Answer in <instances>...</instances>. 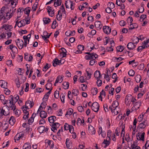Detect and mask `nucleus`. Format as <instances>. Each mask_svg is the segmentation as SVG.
Returning <instances> with one entry per match:
<instances>
[{
    "label": "nucleus",
    "mask_w": 149,
    "mask_h": 149,
    "mask_svg": "<svg viewBox=\"0 0 149 149\" xmlns=\"http://www.w3.org/2000/svg\"><path fill=\"white\" fill-rule=\"evenodd\" d=\"M135 73V72L134 70H130L128 72V74L130 76L133 77Z\"/></svg>",
    "instance_id": "de8ad7c7"
},
{
    "label": "nucleus",
    "mask_w": 149,
    "mask_h": 149,
    "mask_svg": "<svg viewBox=\"0 0 149 149\" xmlns=\"http://www.w3.org/2000/svg\"><path fill=\"white\" fill-rule=\"evenodd\" d=\"M111 29L109 26H104L103 27V31L107 34H109L111 31Z\"/></svg>",
    "instance_id": "9d476101"
},
{
    "label": "nucleus",
    "mask_w": 149,
    "mask_h": 149,
    "mask_svg": "<svg viewBox=\"0 0 149 149\" xmlns=\"http://www.w3.org/2000/svg\"><path fill=\"white\" fill-rule=\"evenodd\" d=\"M86 54H88V55H86L85 56V59L87 60L92 59V53L90 52H86Z\"/></svg>",
    "instance_id": "a878e982"
},
{
    "label": "nucleus",
    "mask_w": 149,
    "mask_h": 149,
    "mask_svg": "<svg viewBox=\"0 0 149 149\" xmlns=\"http://www.w3.org/2000/svg\"><path fill=\"white\" fill-rule=\"evenodd\" d=\"M10 31H8L5 30V32H6V34L7 35V37L6 38L8 39L10 38L12 35V33L10 32Z\"/></svg>",
    "instance_id": "a19ab883"
},
{
    "label": "nucleus",
    "mask_w": 149,
    "mask_h": 149,
    "mask_svg": "<svg viewBox=\"0 0 149 149\" xmlns=\"http://www.w3.org/2000/svg\"><path fill=\"white\" fill-rule=\"evenodd\" d=\"M24 59L28 61H31L33 59V57L32 56H28V53L25 54Z\"/></svg>",
    "instance_id": "2eb2a0df"
},
{
    "label": "nucleus",
    "mask_w": 149,
    "mask_h": 149,
    "mask_svg": "<svg viewBox=\"0 0 149 149\" xmlns=\"http://www.w3.org/2000/svg\"><path fill=\"white\" fill-rule=\"evenodd\" d=\"M135 27H137L136 24L135 23H132L130 25V26L129 27V29L132 30L135 29Z\"/></svg>",
    "instance_id": "c9c22d12"
},
{
    "label": "nucleus",
    "mask_w": 149,
    "mask_h": 149,
    "mask_svg": "<svg viewBox=\"0 0 149 149\" xmlns=\"http://www.w3.org/2000/svg\"><path fill=\"white\" fill-rule=\"evenodd\" d=\"M124 49V47L121 45L120 46L117 47V51L118 52H122Z\"/></svg>",
    "instance_id": "c03bdc74"
},
{
    "label": "nucleus",
    "mask_w": 149,
    "mask_h": 149,
    "mask_svg": "<svg viewBox=\"0 0 149 149\" xmlns=\"http://www.w3.org/2000/svg\"><path fill=\"white\" fill-rule=\"evenodd\" d=\"M146 18V15H141L140 17V19L139 20L141 22L143 21L144 19Z\"/></svg>",
    "instance_id": "5fc2aeb1"
},
{
    "label": "nucleus",
    "mask_w": 149,
    "mask_h": 149,
    "mask_svg": "<svg viewBox=\"0 0 149 149\" xmlns=\"http://www.w3.org/2000/svg\"><path fill=\"white\" fill-rule=\"evenodd\" d=\"M94 76L97 79L100 77V73L99 71L97 70L94 73Z\"/></svg>",
    "instance_id": "412c9836"
},
{
    "label": "nucleus",
    "mask_w": 149,
    "mask_h": 149,
    "mask_svg": "<svg viewBox=\"0 0 149 149\" xmlns=\"http://www.w3.org/2000/svg\"><path fill=\"white\" fill-rule=\"evenodd\" d=\"M4 107H3L2 108V109H0V116H2L4 115L6 116L8 115L10 113V112L8 108L5 109H4Z\"/></svg>",
    "instance_id": "f03ea898"
},
{
    "label": "nucleus",
    "mask_w": 149,
    "mask_h": 149,
    "mask_svg": "<svg viewBox=\"0 0 149 149\" xmlns=\"http://www.w3.org/2000/svg\"><path fill=\"white\" fill-rule=\"evenodd\" d=\"M127 47L129 49L132 50L134 49L135 47L136 46L134 43L130 42L128 44Z\"/></svg>",
    "instance_id": "f3484780"
},
{
    "label": "nucleus",
    "mask_w": 149,
    "mask_h": 149,
    "mask_svg": "<svg viewBox=\"0 0 149 149\" xmlns=\"http://www.w3.org/2000/svg\"><path fill=\"white\" fill-rule=\"evenodd\" d=\"M47 107H48V110L47 111V112L48 114H51L52 113V109L51 108V107L49 106H47Z\"/></svg>",
    "instance_id": "13d9d810"
},
{
    "label": "nucleus",
    "mask_w": 149,
    "mask_h": 149,
    "mask_svg": "<svg viewBox=\"0 0 149 149\" xmlns=\"http://www.w3.org/2000/svg\"><path fill=\"white\" fill-rule=\"evenodd\" d=\"M56 119V117L55 116H52L48 118V121L50 123H53Z\"/></svg>",
    "instance_id": "5701e85b"
},
{
    "label": "nucleus",
    "mask_w": 149,
    "mask_h": 149,
    "mask_svg": "<svg viewBox=\"0 0 149 149\" xmlns=\"http://www.w3.org/2000/svg\"><path fill=\"white\" fill-rule=\"evenodd\" d=\"M92 93L93 95H96L98 91L97 89V88H95L91 89Z\"/></svg>",
    "instance_id": "49530a36"
},
{
    "label": "nucleus",
    "mask_w": 149,
    "mask_h": 149,
    "mask_svg": "<svg viewBox=\"0 0 149 149\" xmlns=\"http://www.w3.org/2000/svg\"><path fill=\"white\" fill-rule=\"evenodd\" d=\"M25 24V19H24L19 22L17 25L20 28L22 26H24Z\"/></svg>",
    "instance_id": "4468645a"
},
{
    "label": "nucleus",
    "mask_w": 149,
    "mask_h": 149,
    "mask_svg": "<svg viewBox=\"0 0 149 149\" xmlns=\"http://www.w3.org/2000/svg\"><path fill=\"white\" fill-rule=\"evenodd\" d=\"M34 103L33 101L28 100L26 102V106L25 107V109H29L31 108L33 106Z\"/></svg>",
    "instance_id": "423d86ee"
},
{
    "label": "nucleus",
    "mask_w": 149,
    "mask_h": 149,
    "mask_svg": "<svg viewBox=\"0 0 149 149\" xmlns=\"http://www.w3.org/2000/svg\"><path fill=\"white\" fill-rule=\"evenodd\" d=\"M95 26L97 28V29L99 30L101 29L102 25L101 24V22L97 21L95 22Z\"/></svg>",
    "instance_id": "ddd939ff"
},
{
    "label": "nucleus",
    "mask_w": 149,
    "mask_h": 149,
    "mask_svg": "<svg viewBox=\"0 0 149 149\" xmlns=\"http://www.w3.org/2000/svg\"><path fill=\"white\" fill-rule=\"evenodd\" d=\"M147 121L146 120L142 123H140L139 125L140 128L141 129L144 128L146 127V125L147 124Z\"/></svg>",
    "instance_id": "a211bd4d"
},
{
    "label": "nucleus",
    "mask_w": 149,
    "mask_h": 149,
    "mask_svg": "<svg viewBox=\"0 0 149 149\" xmlns=\"http://www.w3.org/2000/svg\"><path fill=\"white\" fill-rule=\"evenodd\" d=\"M16 120L15 118L14 117L11 116L10 118L9 121V123L12 125H14L15 122Z\"/></svg>",
    "instance_id": "aec40b11"
},
{
    "label": "nucleus",
    "mask_w": 149,
    "mask_h": 149,
    "mask_svg": "<svg viewBox=\"0 0 149 149\" xmlns=\"http://www.w3.org/2000/svg\"><path fill=\"white\" fill-rule=\"evenodd\" d=\"M23 147V148L22 149H31V145L29 143H26L24 144Z\"/></svg>",
    "instance_id": "72a5a7b5"
},
{
    "label": "nucleus",
    "mask_w": 149,
    "mask_h": 149,
    "mask_svg": "<svg viewBox=\"0 0 149 149\" xmlns=\"http://www.w3.org/2000/svg\"><path fill=\"white\" fill-rule=\"evenodd\" d=\"M49 128L45 127L43 126H40L38 128L39 132L40 133H43L44 132H47L48 131Z\"/></svg>",
    "instance_id": "0eeeda50"
},
{
    "label": "nucleus",
    "mask_w": 149,
    "mask_h": 149,
    "mask_svg": "<svg viewBox=\"0 0 149 149\" xmlns=\"http://www.w3.org/2000/svg\"><path fill=\"white\" fill-rule=\"evenodd\" d=\"M50 67V65L49 66L48 63L46 64V65H45L43 68L42 70L43 71L45 72Z\"/></svg>",
    "instance_id": "bf43d9fd"
},
{
    "label": "nucleus",
    "mask_w": 149,
    "mask_h": 149,
    "mask_svg": "<svg viewBox=\"0 0 149 149\" xmlns=\"http://www.w3.org/2000/svg\"><path fill=\"white\" fill-rule=\"evenodd\" d=\"M7 48L8 49H10L11 50L12 52H13L14 53H15V52H18L17 48L13 44L10 45Z\"/></svg>",
    "instance_id": "1a4fd4ad"
},
{
    "label": "nucleus",
    "mask_w": 149,
    "mask_h": 149,
    "mask_svg": "<svg viewBox=\"0 0 149 149\" xmlns=\"http://www.w3.org/2000/svg\"><path fill=\"white\" fill-rule=\"evenodd\" d=\"M64 97L65 95L63 93H62L60 95V98L61 102L63 103L65 102Z\"/></svg>",
    "instance_id": "0e129e2a"
},
{
    "label": "nucleus",
    "mask_w": 149,
    "mask_h": 149,
    "mask_svg": "<svg viewBox=\"0 0 149 149\" xmlns=\"http://www.w3.org/2000/svg\"><path fill=\"white\" fill-rule=\"evenodd\" d=\"M84 47L83 45H80L78 46L77 48L79 51V53H81L82 52V51L84 50Z\"/></svg>",
    "instance_id": "4c0bfd02"
},
{
    "label": "nucleus",
    "mask_w": 149,
    "mask_h": 149,
    "mask_svg": "<svg viewBox=\"0 0 149 149\" xmlns=\"http://www.w3.org/2000/svg\"><path fill=\"white\" fill-rule=\"evenodd\" d=\"M27 36H23V38L24 40V45L25 47H26L27 44Z\"/></svg>",
    "instance_id": "6e6d98bb"
},
{
    "label": "nucleus",
    "mask_w": 149,
    "mask_h": 149,
    "mask_svg": "<svg viewBox=\"0 0 149 149\" xmlns=\"http://www.w3.org/2000/svg\"><path fill=\"white\" fill-rule=\"evenodd\" d=\"M61 51L60 52L63 53L62 58L65 57L67 55L66 54L67 51L64 48H61Z\"/></svg>",
    "instance_id": "2f4dec72"
},
{
    "label": "nucleus",
    "mask_w": 149,
    "mask_h": 149,
    "mask_svg": "<svg viewBox=\"0 0 149 149\" xmlns=\"http://www.w3.org/2000/svg\"><path fill=\"white\" fill-rule=\"evenodd\" d=\"M40 116L42 118H45L47 116L46 112L43 111H41L40 112Z\"/></svg>",
    "instance_id": "6ab92c4d"
},
{
    "label": "nucleus",
    "mask_w": 149,
    "mask_h": 149,
    "mask_svg": "<svg viewBox=\"0 0 149 149\" xmlns=\"http://www.w3.org/2000/svg\"><path fill=\"white\" fill-rule=\"evenodd\" d=\"M145 149H148V148L149 147V141H147L145 144Z\"/></svg>",
    "instance_id": "774afa93"
},
{
    "label": "nucleus",
    "mask_w": 149,
    "mask_h": 149,
    "mask_svg": "<svg viewBox=\"0 0 149 149\" xmlns=\"http://www.w3.org/2000/svg\"><path fill=\"white\" fill-rule=\"evenodd\" d=\"M36 114H34L33 113L32 115V117L30 118L28 120V124H30V123H32L33 121V118H34L36 116Z\"/></svg>",
    "instance_id": "f704fd0d"
},
{
    "label": "nucleus",
    "mask_w": 149,
    "mask_h": 149,
    "mask_svg": "<svg viewBox=\"0 0 149 149\" xmlns=\"http://www.w3.org/2000/svg\"><path fill=\"white\" fill-rule=\"evenodd\" d=\"M141 102H136L134 104V107L136 108V107L137 109H139L140 106Z\"/></svg>",
    "instance_id": "680f3d73"
},
{
    "label": "nucleus",
    "mask_w": 149,
    "mask_h": 149,
    "mask_svg": "<svg viewBox=\"0 0 149 149\" xmlns=\"http://www.w3.org/2000/svg\"><path fill=\"white\" fill-rule=\"evenodd\" d=\"M73 112V109L71 108H70L66 113L65 116H66L67 115H72Z\"/></svg>",
    "instance_id": "58836bf2"
},
{
    "label": "nucleus",
    "mask_w": 149,
    "mask_h": 149,
    "mask_svg": "<svg viewBox=\"0 0 149 149\" xmlns=\"http://www.w3.org/2000/svg\"><path fill=\"white\" fill-rule=\"evenodd\" d=\"M44 24H48L51 21L50 19L49 18L44 17L43 19Z\"/></svg>",
    "instance_id": "cd10ccee"
},
{
    "label": "nucleus",
    "mask_w": 149,
    "mask_h": 149,
    "mask_svg": "<svg viewBox=\"0 0 149 149\" xmlns=\"http://www.w3.org/2000/svg\"><path fill=\"white\" fill-rule=\"evenodd\" d=\"M139 39L137 37H134L133 38V43L134 44L137 43L139 42Z\"/></svg>",
    "instance_id": "37998d69"
},
{
    "label": "nucleus",
    "mask_w": 149,
    "mask_h": 149,
    "mask_svg": "<svg viewBox=\"0 0 149 149\" xmlns=\"http://www.w3.org/2000/svg\"><path fill=\"white\" fill-rule=\"evenodd\" d=\"M118 105L119 103L116 100H115L113 102L111 106H110L112 108L113 107V108H116L118 107Z\"/></svg>",
    "instance_id": "c756f323"
},
{
    "label": "nucleus",
    "mask_w": 149,
    "mask_h": 149,
    "mask_svg": "<svg viewBox=\"0 0 149 149\" xmlns=\"http://www.w3.org/2000/svg\"><path fill=\"white\" fill-rule=\"evenodd\" d=\"M26 128V132L27 134L29 133L30 131H31L32 130L31 128H30L29 125L27 126V127Z\"/></svg>",
    "instance_id": "69168bd1"
},
{
    "label": "nucleus",
    "mask_w": 149,
    "mask_h": 149,
    "mask_svg": "<svg viewBox=\"0 0 149 149\" xmlns=\"http://www.w3.org/2000/svg\"><path fill=\"white\" fill-rule=\"evenodd\" d=\"M4 10H5V8H2L0 11V21L3 19H4L3 22H5L7 20H6L7 17L5 16L6 13Z\"/></svg>",
    "instance_id": "f257e3e1"
},
{
    "label": "nucleus",
    "mask_w": 149,
    "mask_h": 149,
    "mask_svg": "<svg viewBox=\"0 0 149 149\" xmlns=\"http://www.w3.org/2000/svg\"><path fill=\"white\" fill-rule=\"evenodd\" d=\"M63 88L65 89H67L69 87V83L68 82H65L63 83Z\"/></svg>",
    "instance_id": "e433bc0d"
},
{
    "label": "nucleus",
    "mask_w": 149,
    "mask_h": 149,
    "mask_svg": "<svg viewBox=\"0 0 149 149\" xmlns=\"http://www.w3.org/2000/svg\"><path fill=\"white\" fill-rule=\"evenodd\" d=\"M27 109H25V108H24V106H23L22 107V110L24 113V115H29V113L28 111L27 110Z\"/></svg>",
    "instance_id": "8fccbe9b"
},
{
    "label": "nucleus",
    "mask_w": 149,
    "mask_h": 149,
    "mask_svg": "<svg viewBox=\"0 0 149 149\" xmlns=\"http://www.w3.org/2000/svg\"><path fill=\"white\" fill-rule=\"evenodd\" d=\"M15 104H12L11 105L10 104L9 105V107H8V106H7V108H8L9 107H10V108L11 110H13V111H15V110L16 109V107L15 106Z\"/></svg>",
    "instance_id": "79ce46f5"
},
{
    "label": "nucleus",
    "mask_w": 149,
    "mask_h": 149,
    "mask_svg": "<svg viewBox=\"0 0 149 149\" xmlns=\"http://www.w3.org/2000/svg\"><path fill=\"white\" fill-rule=\"evenodd\" d=\"M54 97L56 98H58L59 96V91H55L54 94Z\"/></svg>",
    "instance_id": "052dcab7"
},
{
    "label": "nucleus",
    "mask_w": 149,
    "mask_h": 149,
    "mask_svg": "<svg viewBox=\"0 0 149 149\" xmlns=\"http://www.w3.org/2000/svg\"><path fill=\"white\" fill-rule=\"evenodd\" d=\"M135 80L137 83H139L141 80V77L140 75H137L136 78Z\"/></svg>",
    "instance_id": "a18cd8bd"
},
{
    "label": "nucleus",
    "mask_w": 149,
    "mask_h": 149,
    "mask_svg": "<svg viewBox=\"0 0 149 149\" xmlns=\"http://www.w3.org/2000/svg\"><path fill=\"white\" fill-rule=\"evenodd\" d=\"M72 125H69L67 123H65V125H64V127L65 130H69V128L70 127V126Z\"/></svg>",
    "instance_id": "4d7b16f0"
},
{
    "label": "nucleus",
    "mask_w": 149,
    "mask_h": 149,
    "mask_svg": "<svg viewBox=\"0 0 149 149\" xmlns=\"http://www.w3.org/2000/svg\"><path fill=\"white\" fill-rule=\"evenodd\" d=\"M109 109H110L111 112L114 115H116L119 113L118 111L116 110V108H114V109H113L112 108L111 106H110Z\"/></svg>",
    "instance_id": "4be33fe9"
},
{
    "label": "nucleus",
    "mask_w": 149,
    "mask_h": 149,
    "mask_svg": "<svg viewBox=\"0 0 149 149\" xmlns=\"http://www.w3.org/2000/svg\"><path fill=\"white\" fill-rule=\"evenodd\" d=\"M149 47V45H143L141 46H139L137 49V50L138 52L140 51V50L141 51L143 49H144Z\"/></svg>",
    "instance_id": "393cba45"
},
{
    "label": "nucleus",
    "mask_w": 149,
    "mask_h": 149,
    "mask_svg": "<svg viewBox=\"0 0 149 149\" xmlns=\"http://www.w3.org/2000/svg\"><path fill=\"white\" fill-rule=\"evenodd\" d=\"M16 43L19 49L22 48L24 46V42L22 40H20V39H18L16 41Z\"/></svg>",
    "instance_id": "39448f33"
},
{
    "label": "nucleus",
    "mask_w": 149,
    "mask_h": 149,
    "mask_svg": "<svg viewBox=\"0 0 149 149\" xmlns=\"http://www.w3.org/2000/svg\"><path fill=\"white\" fill-rule=\"evenodd\" d=\"M72 93L74 96H77L79 94V91L77 89H73L72 91Z\"/></svg>",
    "instance_id": "09e8293b"
},
{
    "label": "nucleus",
    "mask_w": 149,
    "mask_h": 149,
    "mask_svg": "<svg viewBox=\"0 0 149 149\" xmlns=\"http://www.w3.org/2000/svg\"><path fill=\"white\" fill-rule=\"evenodd\" d=\"M65 4L67 8H70L71 10H73L74 7L73 6V3L72 1L70 0L66 1Z\"/></svg>",
    "instance_id": "20e7f679"
},
{
    "label": "nucleus",
    "mask_w": 149,
    "mask_h": 149,
    "mask_svg": "<svg viewBox=\"0 0 149 149\" xmlns=\"http://www.w3.org/2000/svg\"><path fill=\"white\" fill-rule=\"evenodd\" d=\"M16 9L13 10L12 12L10 13L9 12L7 13H6V17H7L6 20H8L13 15L15 12Z\"/></svg>",
    "instance_id": "f8f14e48"
},
{
    "label": "nucleus",
    "mask_w": 149,
    "mask_h": 149,
    "mask_svg": "<svg viewBox=\"0 0 149 149\" xmlns=\"http://www.w3.org/2000/svg\"><path fill=\"white\" fill-rule=\"evenodd\" d=\"M91 109L95 112H97L99 108L100 105L97 102H93L91 105Z\"/></svg>",
    "instance_id": "7ed1b4c3"
},
{
    "label": "nucleus",
    "mask_w": 149,
    "mask_h": 149,
    "mask_svg": "<svg viewBox=\"0 0 149 149\" xmlns=\"http://www.w3.org/2000/svg\"><path fill=\"white\" fill-rule=\"evenodd\" d=\"M4 38H6V32L3 31V29H0V40Z\"/></svg>",
    "instance_id": "9b49d317"
},
{
    "label": "nucleus",
    "mask_w": 149,
    "mask_h": 149,
    "mask_svg": "<svg viewBox=\"0 0 149 149\" xmlns=\"http://www.w3.org/2000/svg\"><path fill=\"white\" fill-rule=\"evenodd\" d=\"M54 5L55 7L60 5L61 3V0H55Z\"/></svg>",
    "instance_id": "7c9ffc66"
},
{
    "label": "nucleus",
    "mask_w": 149,
    "mask_h": 149,
    "mask_svg": "<svg viewBox=\"0 0 149 149\" xmlns=\"http://www.w3.org/2000/svg\"><path fill=\"white\" fill-rule=\"evenodd\" d=\"M92 54V59H95L96 58L98 57V55L95 53H93Z\"/></svg>",
    "instance_id": "e2e57ef3"
},
{
    "label": "nucleus",
    "mask_w": 149,
    "mask_h": 149,
    "mask_svg": "<svg viewBox=\"0 0 149 149\" xmlns=\"http://www.w3.org/2000/svg\"><path fill=\"white\" fill-rule=\"evenodd\" d=\"M103 144H105V146H104V148H106L107 146L109 145L110 142L109 141H107V140L104 139V141L102 142Z\"/></svg>",
    "instance_id": "603ef678"
},
{
    "label": "nucleus",
    "mask_w": 149,
    "mask_h": 149,
    "mask_svg": "<svg viewBox=\"0 0 149 149\" xmlns=\"http://www.w3.org/2000/svg\"><path fill=\"white\" fill-rule=\"evenodd\" d=\"M1 86L2 88H5V87H6L8 84L7 82L6 81L3 80H1L0 81V84H1Z\"/></svg>",
    "instance_id": "bb28decb"
},
{
    "label": "nucleus",
    "mask_w": 149,
    "mask_h": 149,
    "mask_svg": "<svg viewBox=\"0 0 149 149\" xmlns=\"http://www.w3.org/2000/svg\"><path fill=\"white\" fill-rule=\"evenodd\" d=\"M145 134V133L144 132H143L141 135H140V138H139V140H141L144 141Z\"/></svg>",
    "instance_id": "338daca9"
},
{
    "label": "nucleus",
    "mask_w": 149,
    "mask_h": 149,
    "mask_svg": "<svg viewBox=\"0 0 149 149\" xmlns=\"http://www.w3.org/2000/svg\"><path fill=\"white\" fill-rule=\"evenodd\" d=\"M58 58H56L53 61V65L54 67H56L57 65H59V63H58Z\"/></svg>",
    "instance_id": "473e14b6"
},
{
    "label": "nucleus",
    "mask_w": 149,
    "mask_h": 149,
    "mask_svg": "<svg viewBox=\"0 0 149 149\" xmlns=\"http://www.w3.org/2000/svg\"><path fill=\"white\" fill-rule=\"evenodd\" d=\"M86 71L87 74V76L88 77V79H89L91 78V76L93 72L90 68H87Z\"/></svg>",
    "instance_id": "dca6fc26"
},
{
    "label": "nucleus",
    "mask_w": 149,
    "mask_h": 149,
    "mask_svg": "<svg viewBox=\"0 0 149 149\" xmlns=\"http://www.w3.org/2000/svg\"><path fill=\"white\" fill-rule=\"evenodd\" d=\"M12 28L11 25L8 24H4L1 29H3V31L5 30L8 31H10V29Z\"/></svg>",
    "instance_id": "6e6552de"
},
{
    "label": "nucleus",
    "mask_w": 149,
    "mask_h": 149,
    "mask_svg": "<svg viewBox=\"0 0 149 149\" xmlns=\"http://www.w3.org/2000/svg\"><path fill=\"white\" fill-rule=\"evenodd\" d=\"M52 84L51 83H48L46 85V88L47 90H49L50 88L52 86Z\"/></svg>",
    "instance_id": "864d4df0"
},
{
    "label": "nucleus",
    "mask_w": 149,
    "mask_h": 149,
    "mask_svg": "<svg viewBox=\"0 0 149 149\" xmlns=\"http://www.w3.org/2000/svg\"><path fill=\"white\" fill-rule=\"evenodd\" d=\"M38 3L37 2H36L33 5V7L32 8L31 10L33 11H35L37 8V6Z\"/></svg>",
    "instance_id": "ea45409f"
},
{
    "label": "nucleus",
    "mask_w": 149,
    "mask_h": 149,
    "mask_svg": "<svg viewBox=\"0 0 149 149\" xmlns=\"http://www.w3.org/2000/svg\"><path fill=\"white\" fill-rule=\"evenodd\" d=\"M31 8L29 7H26L24 10V13L26 14L29 16L30 12L31 10Z\"/></svg>",
    "instance_id": "c85d7f7f"
},
{
    "label": "nucleus",
    "mask_w": 149,
    "mask_h": 149,
    "mask_svg": "<svg viewBox=\"0 0 149 149\" xmlns=\"http://www.w3.org/2000/svg\"><path fill=\"white\" fill-rule=\"evenodd\" d=\"M63 76H58L55 81V83H57L59 82L60 83H61L63 80Z\"/></svg>",
    "instance_id": "b1692460"
},
{
    "label": "nucleus",
    "mask_w": 149,
    "mask_h": 149,
    "mask_svg": "<svg viewBox=\"0 0 149 149\" xmlns=\"http://www.w3.org/2000/svg\"><path fill=\"white\" fill-rule=\"evenodd\" d=\"M21 135H20V133H18L16 134L15 137V141L17 140V141L20 139L21 138Z\"/></svg>",
    "instance_id": "3c124183"
}]
</instances>
